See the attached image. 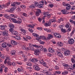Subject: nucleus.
I'll return each instance as SVG.
<instances>
[{
  "mask_svg": "<svg viewBox=\"0 0 75 75\" xmlns=\"http://www.w3.org/2000/svg\"><path fill=\"white\" fill-rule=\"evenodd\" d=\"M55 72H56V74H58L59 75V74H61V71H55Z\"/></svg>",
  "mask_w": 75,
  "mask_h": 75,
  "instance_id": "obj_62",
  "label": "nucleus"
},
{
  "mask_svg": "<svg viewBox=\"0 0 75 75\" xmlns=\"http://www.w3.org/2000/svg\"><path fill=\"white\" fill-rule=\"evenodd\" d=\"M34 52H35L34 54L36 56H37L39 55V54H38V53H39V50H36Z\"/></svg>",
  "mask_w": 75,
  "mask_h": 75,
  "instance_id": "obj_16",
  "label": "nucleus"
},
{
  "mask_svg": "<svg viewBox=\"0 0 75 75\" xmlns=\"http://www.w3.org/2000/svg\"><path fill=\"white\" fill-rule=\"evenodd\" d=\"M0 29L3 30L5 29V27L3 25H0Z\"/></svg>",
  "mask_w": 75,
  "mask_h": 75,
  "instance_id": "obj_33",
  "label": "nucleus"
},
{
  "mask_svg": "<svg viewBox=\"0 0 75 75\" xmlns=\"http://www.w3.org/2000/svg\"><path fill=\"white\" fill-rule=\"evenodd\" d=\"M71 60L72 63H75V60L73 58H72L71 59Z\"/></svg>",
  "mask_w": 75,
  "mask_h": 75,
  "instance_id": "obj_55",
  "label": "nucleus"
},
{
  "mask_svg": "<svg viewBox=\"0 0 75 75\" xmlns=\"http://www.w3.org/2000/svg\"><path fill=\"white\" fill-rule=\"evenodd\" d=\"M70 54H71V52L69 50H66L64 52V54L65 55H69Z\"/></svg>",
  "mask_w": 75,
  "mask_h": 75,
  "instance_id": "obj_6",
  "label": "nucleus"
},
{
  "mask_svg": "<svg viewBox=\"0 0 75 75\" xmlns=\"http://www.w3.org/2000/svg\"><path fill=\"white\" fill-rule=\"evenodd\" d=\"M48 37L47 38V40H50L51 38H53V36L50 34H49L48 35Z\"/></svg>",
  "mask_w": 75,
  "mask_h": 75,
  "instance_id": "obj_21",
  "label": "nucleus"
},
{
  "mask_svg": "<svg viewBox=\"0 0 75 75\" xmlns=\"http://www.w3.org/2000/svg\"><path fill=\"white\" fill-rule=\"evenodd\" d=\"M68 42L69 44H74V40L72 39H70L68 40Z\"/></svg>",
  "mask_w": 75,
  "mask_h": 75,
  "instance_id": "obj_5",
  "label": "nucleus"
},
{
  "mask_svg": "<svg viewBox=\"0 0 75 75\" xmlns=\"http://www.w3.org/2000/svg\"><path fill=\"white\" fill-rule=\"evenodd\" d=\"M39 62L42 65H43L44 67H47V63H46V62H44L43 59H41L39 61Z\"/></svg>",
  "mask_w": 75,
  "mask_h": 75,
  "instance_id": "obj_2",
  "label": "nucleus"
},
{
  "mask_svg": "<svg viewBox=\"0 0 75 75\" xmlns=\"http://www.w3.org/2000/svg\"><path fill=\"white\" fill-rule=\"evenodd\" d=\"M7 64L9 65H11V64H12V63L10 61H8Z\"/></svg>",
  "mask_w": 75,
  "mask_h": 75,
  "instance_id": "obj_56",
  "label": "nucleus"
},
{
  "mask_svg": "<svg viewBox=\"0 0 75 75\" xmlns=\"http://www.w3.org/2000/svg\"><path fill=\"white\" fill-rule=\"evenodd\" d=\"M70 25V23H68V24H66V25L65 26V27H66V28H68Z\"/></svg>",
  "mask_w": 75,
  "mask_h": 75,
  "instance_id": "obj_58",
  "label": "nucleus"
},
{
  "mask_svg": "<svg viewBox=\"0 0 75 75\" xmlns=\"http://www.w3.org/2000/svg\"><path fill=\"white\" fill-rule=\"evenodd\" d=\"M49 22L51 23H54V22H56V20L53 19H52L50 20Z\"/></svg>",
  "mask_w": 75,
  "mask_h": 75,
  "instance_id": "obj_35",
  "label": "nucleus"
},
{
  "mask_svg": "<svg viewBox=\"0 0 75 75\" xmlns=\"http://www.w3.org/2000/svg\"><path fill=\"white\" fill-rule=\"evenodd\" d=\"M51 24V23L50 22H47L45 24V25L46 27H48V26H50Z\"/></svg>",
  "mask_w": 75,
  "mask_h": 75,
  "instance_id": "obj_13",
  "label": "nucleus"
},
{
  "mask_svg": "<svg viewBox=\"0 0 75 75\" xmlns=\"http://www.w3.org/2000/svg\"><path fill=\"white\" fill-rule=\"evenodd\" d=\"M20 7L21 8H23V9H25L26 8V6L24 5H21Z\"/></svg>",
  "mask_w": 75,
  "mask_h": 75,
  "instance_id": "obj_32",
  "label": "nucleus"
},
{
  "mask_svg": "<svg viewBox=\"0 0 75 75\" xmlns=\"http://www.w3.org/2000/svg\"><path fill=\"white\" fill-rule=\"evenodd\" d=\"M57 55L58 57H60L61 58H62V57H63V55H62V54L59 52L57 53Z\"/></svg>",
  "mask_w": 75,
  "mask_h": 75,
  "instance_id": "obj_25",
  "label": "nucleus"
},
{
  "mask_svg": "<svg viewBox=\"0 0 75 75\" xmlns=\"http://www.w3.org/2000/svg\"><path fill=\"white\" fill-rule=\"evenodd\" d=\"M16 10H17V12H19L21 10V8H18Z\"/></svg>",
  "mask_w": 75,
  "mask_h": 75,
  "instance_id": "obj_52",
  "label": "nucleus"
},
{
  "mask_svg": "<svg viewBox=\"0 0 75 75\" xmlns=\"http://www.w3.org/2000/svg\"><path fill=\"white\" fill-rule=\"evenodd\" d=\"M3 7H7V6L4 4L0 5V10L3 9Z\"/></svg>",
  "mask_w": 75,
  "mask_h": 75,
  "instance_id": "obj_24",
  "label": "nucleus"
},
{
  "mask_svg": "<svg viewBox=\"0 0 75 75\" xmlns=\"http://www.w3.org/2000/svg\"><path fill=\"white\" fill-rule=\"evenodd\" d=\"M29 7L31 8H34L35 7V5L34 4H32L31 5H30Z\"/></svg>",
  "mask_w": 75,
  "mask_h": 75,
  "instance_id": "obj_28",
  "label": "nucleus"
},
{
  "mask_svg": "<svg viewBox=\"0 0 75 75\" xmlns=\"http://www.w3.org/2000/svg\"><path fill=\"white\" fill-rule=\"evenodd\" d=\"M33 35L34 37H38L39 36L38 34H37L35 33H33Z\"/></svg>",
  "mask_w": 75,
  "mask_h": 75,
  "instance_id": "obj_42",
  "label": "nucleus"
},
{
  "mask_svg": "<svg viewBox=\"0 0 75 75\" xmlns=\"http://www.w3.org/2000/svg\"><path fill=\"white\" fill-rule=\"evenodd\" d=\"M25 37L27 39H28V40H31V38L29 36H26Z\"/></svg>",
  "mask_w": 75,
  "mask_h": 75,
  "instance_id": "obj_48",
  "label": "nucleus"
},
{
  "mask_svg": "<svg viewBox=\"0 0 75 75\" xmlns=\"http://www.w3.org/2000/svg\"><path fill=\"white\" fill-rule=\"evenodd\" d=\"M11 42L12 45H17V42L14 40H12Z\"/></svg>",
  "mask_w": 75,
  "mask_h": 75,
  "instance_id": "obj_22",
  "label": "nucleus"
},
{
  "mask_svg": "<svg viewBox=\"0 0 75 75\" xmlns=\"http://www.w3.org/2000/svg\"><path fill=\"white\" fill-rule=\"evenodd\" d=\"M26 65H27L28 66H31V65H32V64L30 62H28L26 63Z\"/></svg>",
  "mask_w": 75,
  "mask_h": 75,
  "instance_id": "obj_40",
  "label": "nucleus"
},
{
  "mask_svg": "<svg viewBox=\"0 0 75 75\" xmlns=\"http://www.w3.org/2000/svg\"><path fill=\"white\" fill-rule=\"evenodd\" d=\"M39 3L40 4H41L42 5H44L45 3V2L43 1H40Z\"/></svg>",
  "mask_w": 75,
  "mask_h": 75,
  "instance_id": "obj_46",
  "label": "nucleus"
},
{
  "mask_svg": "<svg viewBox=\"0 0 75 75\" xmlns=\"http://www.w3.org/2000/svg\"><path fill=\"white\" fill-rule=\"evenodd\" d=\"M7 43L4 42L2 44V47L3 48H6L7 47Z\"/></svg>",
  "mask_w": 75,
  "mask_h": 75,
  "instance_id": "obj_19",
  "label": "nucleus"
},
{
  "mask_svg": "<svg viewBox=\"0 0 75 75\" xmlns=\"http://www.w3.org/2000/svg\"><path fill=\"white\" fill-rule=\"evenodd\" d=\"M9 27L11 28H14V25L12 24H11L9 25Z\"/></svg>",
  "mask_w": 75,
  "mask_h": 75,
  "instance_id": "obj_31",
  "label": "nucleus"
},
{
  "mask_svg": "<svg viewBox=\"0 0 75 75\" xmlns=\"http://www.w3.org/2000/svg\"><path fill=\"white\" fill-rule=\"evenodd\" d=\"M10 20H11L14 23H17V20L15 18H10Z\"/></svg>",
  "mask_w": 75,
  "mask_h": 75,
  "instance_id": "obj_26",
  "label": "nucleus"
},
{
  "mask_svg": "<svg viewBox=\"0 0 75 75\" xmlns=\"http://www.w3.org/2000/svg\"><path fill=\"white\" fill-rule=\"evenodd\" d=\"M36 18V17H35V16H33L31 17L30 19H31L32 20H35Z\"/></svg>",
  "mask_w": 75,
  "mask_h": 75,
  "instance_id": "obj_50",
  "label": "nucleus"
},
{
  "mask_svg": "<svg viewBox=\"0 0 75 75\" xmlns=\"http://www.w3.org/2000/svg\"><path fill=\"white\" fill-rule=\"evenodd\" d=\"M33 67V68L35 69L36 71H39L40 68H39V67H38V65L37 64H36L35 65H34Z\"/></svg>",
  "mask_w": 75,
  "mask_h": 75,
  "instance_id": "obj_4",
  "label": "nucleus"
},
{
  "mask_svg": "<svg viewBox=\"0 0 75 75\" xmlns=\"http://www.w3.org/2000/svg\"><path fill=\"white\" fill-rule=\"evenodd\" d=\"M28 30L29 31H30V33H33L34 30H33L32 29H30V28H28Z\"/></svg>",
  "mask_w": 75,
  "mask_h": 75,
  "instance_id": "obj_53",
  "label": "nucleus"
},
{
  "mask_svg": "<svg viewBox=\"0 0 75 75\" xmlns=\"http://www.w3.org/2000/svg\"><path fill=\"white\" fill-rule=\"evenodd\" d=\"M0 57H1V58H2V59H4V55L1 54Z\"/></svg>",
  "mask_w": 75,
  "mask_h": 75,
  "instance_id": "obj_54",
  "label": "nucleus"
},
{
  "mask_svg": "<svg viewBox=\"0 0 75 75\" xmlns=\"http://www.w3.org/2000/svg\"><path fill=\"white\" fill-rule=\"evenodd\" d=\"M61 11L62 13L63 14H68L69 13V12H67V10L65 9L62 10H61Z\"/></svg>",
  "mask_w": 75,
  "mask_h": 75,
  "instance_id": "obj_7",
  "label": "nucleus"
},
{
  "mask_svg": "<svg viewBox=\"0 0 75 75\" xmlns=\"http://www.w3.org/2000/svg\"><path fill=\"white\" fill-rule=\"evenodd\" d=\"M34 25H28V27H30V28H34Z\"/></svg>",
  "mask_w": 75,
  "mask_h": 75,
  "instance_id": "obj_44",
  "label": "nucleus"
},
{
  "mask_svg": "<svg viewBox=\"0 0 75 75\" xmlns=\"http://www.w3.org/2000/svg\"><path fill=\"white\" fill-rule=\"evenodd\" d=\"M29 45L30 47L31 48H33L34 47H36V46L37 45H33L32 43H29Z\"/></svg>",
  "mask_w": 75,
  "mask_h": 75,
  "instance_id": "obj_11",
  "label": "nucleus"
},
{
  "mask_svg": "<svg viewBox=\"0 0 75 75\" xmlns=\"http://www.w3.org/2000/svg\"><path fill=\"white\" fill-rule=\"evenodd\" d=\"M49 6H50V7L51 8H52V7H53V6H54V5H53V4H50L49 5Z\"/></svg>",
  "mask_w": 75,
  "mask_h": 75,
  "instance_id": "obj_64",
  "label": "nucleus"
},
{
  "mask_svg": "<svg viewBox=\"0 0 75 75\" xmlns=\"http://www.w3.org/2000/svg\"><path fill=\"white\" fill-rule=\"evenodd\" d=\"M57 45L59 47H62L64 45V44L62 42H57Z\"/></svg>",
  "mask_w": 75,
  "mask_h": 75,
  "instance_id": "obj_20",
  "label": "nucleus"
},
{
  "mask_svg": "<svg viewBox=\"0 0 75 75\" xmlns=\"http://www.w3.org/2000/svg\"><path fill=\"white\" fill-rule=\"evenodd\" d=\"M48 50L51 53H52V52H54V50L53 49L50 47L48 49Z\"/></svg>",
  "mask_w": 75,
  "mask_h": 75,
  "instance_id": "obj_17",
  "label": "nucleus"
},
{
  "mask_svg": "<svg viewBox=\"0 0 75 75\" xmlns=\"http://www.w3.org/2000/svg\"><path fill=\"white\" fill-rule=\"evenodd\" d=\"M34 3L35 4V6H38L39 5V4H38V3L37 1H35Z\"/></svg>",
  "mask_w": 75,
  "mask_h": 75,
  "instance_id": "obj_43",
  "label": "nucleus"
},
{
  "mask_svg": "<svg viewBox=\"0 0 75 75\" xmlns=\"http://www.w3.org/2000/svg\"><path fill=\"white\" fill-rule=\"evenodd\" d=\"M39 62L42 65H43L44 67H47V63H46V62H44L43 59H41L39 61Z\"/></svg>",
  "mask_w": 75,
  "mask_h": 75,
  "instance_id": "obj_1",
  "label": "nucleus"
},
{
  "mask_svg": "<svg viewBox=\"0 0 75 75\" xmlns=\"http://www.w3.org/2000/svg\"><path fill=\"white\" fill-rule=\"evenodd\" d=\"M41 38H42V40H48V39H47V38H46V37L45 36H41Z\"/></svg>",
  "mask_w": 75,
  "mask_h": 75,
  "instance_id": "obj_30",
  "label": "nucleus"
},
{
  "mask_svg": "<svg viewBox=\"0 0 75 75\" xmlns=\"http://www.w3.org/2000/svg\"><path fill=\"white\" fill-rule=\"evenodd\" d=\"M19 29L20 31H21L23 33H26V30H24V29L22 27H19Z\"/></svg>",
  "mask_w": 75,
  "mask_h": 75,
  "instance_id": "obj_12",
  "label": "nucleus"
},
{
  "mask_svg": "<svg viewBox=\"0 0 75 75\" xmlns=\"http://www.w3.org/2000/svg\"><path fill=\"white\" fill-rule=\"evenodd\" d=\"M61 30L62 31V32H63V33H66V32H67L66 30L65 29H64L63 28V29H61Z\"/></svg>",
  "mask_w": 75,
  "mask_h": 75,
  "instance_id": "obj_41",
  "label": "nucleus"
},
{
  "mask_svg": "<svg viewBox=\"0 0 75 75\" xmlns=\"http://www.w3.org/2000/svg\"><path fill=\"white\" fill-rule=\"evenodd\" d=\"M22 48L23 50H25L26 48V47L25 45H23L22 46Z\"/></svg>",
  "mask_w": 75,
  "mask_h": 75,
  "instance_id": "obj_57",
  "label": "nucleus"
},
{
  "mask_svg": "<svg viewBox=\"0 0 75 75\" xmlns=\"http://www.w3.org/2000/svg\"><path fill=\"white\" fill-rule=\"evenodd\" d=\"M9 31L12 34H13V33H14V28H10L9 29Z\"/></svg>",
  "mask_w": 75,
  "mask_h": 75,
  "instance_id": "obj_29",
  "label": "nucleus"
},
{
  "mask_svg": "<svg viewBox=\"0 0 75 75\" xmlns=\"http://www.w3.org/2000/svg\"><path fill=\"white\" fill-rule=\"evenodd\" d=\"M15 10V8H12L11 9H8L7 11L8 12H10V13L12 12L13 11H14Z\"/></svg>",
  "mask_w": 75,
  "mask_h": 75,
  "instance_id": "obj_18",
  "label": "nucleus"
},
{
  "mask_svg": "<svg viewBox=\"0 0 75 75\" xmlns=\"http://www.w3.org/2000/svg\"><path fill=\"white\" fill-rule=\"evenodd\" d=\"M8 71V68L7 67H5L4 69V72L6 73Z\"/></svg>",
  "mask_w": 75,
  "mask_h": 75,
  "instance_id": "obj_45",
  "label": "nucleus"
},
{
  "mask_svg": "<svg viewBox=\"0 0 75 75\" xmlns=\"http://www.w3.org/2000/svg\"><path fill=\"white\" fill-rule=\"evenodd\" d=\"M55 68L56 70H58V69H59V67H58L57 66H55Z\"/></svg>",
  "mask_w": 75,
  "mask_h": 75,
  "instance_id": "obj_60",
  "label": "nucleus"
},
{
  "mask_svg": "<svg viewBox=\"0 0 75 75\" xmlns=\"http://www.w3.org/2000/svg\"><path fill=\"white\" fill-rule=\"evenodd\" d=\"M11 17H13L14 18H17V16L15 15H13V14H11Z\"/></svg>",
  "mask_w": 75,
  "mask_h": 75,
  "instance_id": "obj_38",
  "label": "nucleus"
},
{
  "mask_svg": "<svg viewBox=\"0 0 75 75\" xmlns=\"http://www.w3.org/2000/svg\"><path fill=\"white\" fill-rule=\"evenodd\" d=\"M42 71L43 73H44V74H46L47 75H48V73L47 71L45 69L42 70Z\"/></svg>",
  "mask_w": 75,
  "mask_h": 75,
  "instance_id": "obj_27",
  "label": "nucleus"
},
{
  "mask_svg": "<svg viewBox=\"0 0 75 75\" xmlns=\"http://www.w3.org/2000/svg\"><path fill=\"white\" fill-rule=\"evenodd\" d=\"M56 37L57 38H61V36L59 34L57 33V36H56Z\"/></svg>",
  "mask_w": 75,
  "mask_h": 75,
  "instance_id": "obj_51",
  "label": "nucleus"
},
{
  "mask_svg": "<svg viewBox=\"0 0 75 75\" xmlns=\"http://www.w3.org/2000/svg\"><path fill=\"white\" fill-rule=\"evenodd\" d=\"M22 22L21 19L20 18H18L17 19L16 23L17 24H20Z\"/></svg>",
  "mask_w": 75,
  "mask_h": 75,
  "instance_id": "obj_14",
  "label": "nucleus"
},
{
  "mask_svg": "<svg viewBox=\"0 0 75 75\" xmlns=\"http://www.w3.org/2000/svg\"><path fill=\"white\" fill-rule=\"evenodd\" d=\"M16 51L14 50H13L12 51H11V54L12 55H14L15 54H16Z\"/></svg>",
  "mask_w": 75,
  "mask_h": 75,
  "instance_id": "obj_36",
  "label": "nucleus"
},
{
  "mask_svg": "<svg viewBox=\"0 0 75 75\" xmlns=\"http://www.w3.org/2000/svg\"><path fill=\"white\" fill-rule=\"evenodd\" d=\"M68 71H64L63 72H62V74L63 75H65V74H68Z\"/></svg>",
  "mask_w": 75,
  "mask_h": 75,
  "instance_id": "obj_47",
  "label": "nucleus"
},
{
  "mask_svg": "<svg viewBox=\"0 0 75 75\" xmlns=\"http://www.w3.org/2000/svg\"><path fill=\"white\" fill-rule=\"evenodd\" d=\"M16 63L18 65H21L23 63L20 62H17Z\"/></svg>",
  "mask_w": 75,
  "mask_h": 75,
  "instance_id": "obj_59",
  "label": "nucleus"
},
{
  "mask_svg": "<svg viewBox=\"0 0 75 75\" xmlns=\"http://www.w3.org/2000/svg\"><path fill=\"white\" fill-rule=\"evenodd\" d=\"M59 27L60 28H61V29H62L64 27V26H63V25H60Z\"/></svg>",
  "mask_w": 75,
  "mask_h": 75,
  "instance_id": "obj_61",
  "label": "nucleus"
},
{
  "mask_svg": "<svg viewBox=\"0 0 75 75\" xmlns=\"http://www.w3.org/2000/svg\"><path fill=\"white\" fill-rule=\"evenodd\" d=\"M12 34L15 35H18V33L17 31L14 30V33H13Z\"/></svg>",
  "mask_w": 75,
  "mask_h": 75,
  "instance_id": "obj_34",
  "label": "nucleus"
},
{
  "mask_svg": "<svg viewBox=\"0 0 75 75\" xmlns=\"http://www.w3.org/2000/svg\"><path fill=\"white\" fill-rule=\"evenodd\" d=\"M37 11L36 13V16H39L40 13H41V10L39 9H37Z\"/></svg>",
  "mask_w": 75,
  "mask_h": 75,
  "instance_id": "obj_8",
  "label": "nucleus"
},
{
  "mask_svg": "<svg viewBox=\"0 0 75 75\" xmlns=\"http://www.w3.org/2000/svg\"><path fill=\"white\" fill-rule=\"evenodd\" d=\"M69 21L70 22V23H73V24H74V26H75V21H74L71 19H70Z\"/></svg>",
  "mask_w": 75,
  "mask_h": 75,
  "instance_id": "obj_37",
  "label": "nucleus"
},
{
  "mask_svg": "<svg viewBox=\"0 0 75 75\" xmlns=\"http://www.w3.org/2000/svg\"><path fill=\"white\" fill-rule=\"evenodd\" d=\"M36 48H39V50L40 51H42L44 49V47L41 45H36Z\"/></svg>",
  "mask_w": 75,
  "mask_h": 75,
  "instance_id": "obj_3",
  "label": "nucleus"
},
{
  "mask_svg": "<svg viewBox=\"0 0 75 75\" xmlns=\"http://www.w3.org/2000/svg\"><path fill=\"white\" fill-rule=\"evenodd\" d=\"M16 2H12L11 3V6H16Z\"/></svg>",
  "mask_w": 75,
  "mask_h": 75,
  "instance_id": "obj_49",
  "label": "nucleus"
},
{
  "mask_svg": "<svg viewBox=\"0 0 75 75\" xmlns=\"http://www.w3.org/2000/svg\"><path fill=\"white\" fill-rule=\"evenodd\" d=\"M21 14L22 15H23V16H25L26 17H27V15L25 13L22 12L21 13Z\"/></svg>",
  "mask_w": 75,
  "mask_h": 75,
  "instance_id": "obj_39",
  "label": "nucleus"
},
{
  "mask_svg": "<svg viewBox=\"0 0 75 75\" xmlns=\"http://www.w3.org/2000/svg\"><path fill=\"white\" fill-rule=\"evenodd\" d=\"M3 35L4 36H7L8 35V31L7 30H6L3 32Z\"/></svg>",
  "mask_w": 75,
  "mask_h": 75,
  "instance_id": "obj_10",
  "label": "nucleus"
},
{
  "mask_svg": "<svg viewBox=\"0 0 75 75\" xmlns=\"http://www.w3.org/2000/svg\"><path fill=\"white\" fill-rule=\"evenodd\" d=\"M49 12L47 11L45 12L44 13V15H47V18H50V17H51V15L50 14H49Z\"/></svg>",
  "mask_w": 75,
  "mask_h": 75,
  "instance_id": "obj_9",
  "label": "nucleus"
},
{
  "mask_svg": "<svg viewBox=\"0 0 75 75\" xmlns=\"http://www.w3.org/2000/svg\"><path fill=\"white\" fill-rule=\"evenodd\" d=\"M31 62L33 63H35V62H37L38 61V59L35 58H34L31 60Z\"/></svg>",
  "mask_w": 75,
  "mask_h": 75,
  "instance_id": "obj_15",
  "label": "nucleus"
},
{
  "mask_svg": "<svg viewBox=\"0 0 75 75\" xmlns=\"http://www.w3.org/2000/svg\"><path fill=\"white\" fill-rule=\"evenodd\" d=\"M5 17L6 18L8 19L9 18V16L7 14L5 15Z\"/></svg>",
  "mask_w": 75,
  "mask_h": 75,
  "instance_id": "obj_63",
  "label": "nucleus"
},
{
  "mask_svg": "<svg viewBox=\"0 0 75 75\" xmlns=\"http://www.w3.org/2000/svg\"><path fill=\"white\" fill-rule=\"evenodd\" d=\"M17 40H21V37L20 36L16 35L14 37Z\"/></svg>",
  "mask_w": 75,
  "mask_h": 75,
  "instance_id": "obj_23",
  "label": "nucleus"
}]
</instances>
